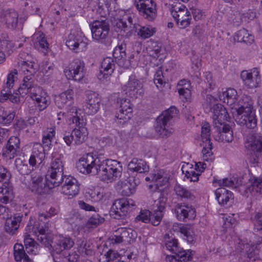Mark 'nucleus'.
Wrapping results in <instances>:
<instances>
[{
  "instance_id": "f257e3e1",
  "label": "nucleus",
  "mask_w": 262,
  "mask_h": 262,
  "mask_svg": "<svg viewBox=\"0 0 262 262\" xmlns=\"http://www.w3.org/2000/svg\"><path fill=\"white\" fill-rule=\"evenodd\" d=\"M94 171L101 181L110 183L121 176L122 165L117 160L107 159L99 162Z\"/></svg>"
},
{
  "instance_id": "f03ea898",
  "label": "nucleus",
  "mask_w": 262,
  "mask_h": 262,
  "mask_svg": "<svg viewBox=\"0 0 262 262\" xmlns=\"http://www.w3.org/2000/svg\"><path fill=\"white\" fill-rule=\"evenodd\" d=\"M72 110H73L72 113H74L75 115H70L71 116H69V119L75 123L79 128H75L71 133H68L63 136V139L68 146L72 144L74 145L82 144L85 140L88 135L86 128L84 127L86 124L85 121L77 116L76 108L73 107Z\"/></svg>"
},
{
  "instance_id": "7ed1b4c3",
  "label": "nucleus",
  "mask_w": 262,
  "mask_h": 262,
  "mask_svg": "<svg viewBox=\"0 0 262 262\" xmlns=\"http://www.w3.org/2000/svg\"><path fill=\"white\" fill-rule=\"evenodd\" d=\"M178 112L175 106H171L157 118L154 127L156 133L160 137L167 138L173 133L174 129L171 127V121Z\"/></svg>"
},
{
  "instance_id": "20e7f679",
  "label": "nucleus",
  "mask_w": 262,
  "mask_h": 262,
  "mask_svg": "<svg viewBox=\"0 0 262 262\" xmlns=\"http://www.w3.org/2000/svg\"><path fill=\"white\" fill-rule=\"evenodd\" d=\"M245 147L248 150L249 161L253 164L262 162V136L252 134L247 137Z\"/></svg>"
},
{
  "instance_id": "39448f33",
  "label": "nucleus",
  "mask_w": 262,
  "mask_h": 262,
  "mask_svg": "<svg viewBox=\"0 0 262 262\" xmlns=\"http://www.w3.org/2000/svg\"><path fill=\"white\" fill-rule=\"evenodd\" d=\"M23 82L17 90L19 94L22 96L30 93L31 98L37 102L41 98V97L47 95V93L35 83L31 75L24 77Z\"/></svg>"
},
{
  "instance_id": "423d86ee",
  "label": "nucleus",
  "mask_w": 262,
  "mask_h": 262,
  "mask_svg": "<svg viewBox=\"0 0 262 262\" xmlns=\"http://www.w3.org/2000/svg\"><path fill=\"white\" fill-rule=\"evenodd\" d=\"M135 208L134 202L130 199L122 198L115 200L110 209V215L115 219H124Z\"/></svg>"
},
{
  "instance_id": "0eeeda50",
  "label": "nucleus",
  "mask_w": 262,
  "mask_h": 262,
  "mask_svg": "<svg viewBox=\"0 0 262 262\" xmlns=\"http://www.w3.org/2000/svg\"><path fill=\"white\" fill-rule=\"evenodd\" d=\"M64 165L60 157L52 159L49 168L47 178H50L48 185L50 187L58 186L63 180Z\"/></svg>"
},
{
  "instance_id": "6e6552de",
  "label": "nucleus",
  "mask_w": 262,
  "mask_h": 262,
  "mask_svg": "<svg viewBox=\"0 0 262 262\" xmlns=\"http://www.w3.org/2000/svg\"><path fill=\"white\" fill-rule=\"evenodd\" d=\"M51 179L46 176V182H43V177L39 173L33 172L31 174V182L29 185V189L33 192L38 194L48 193L50 190L55 187L48 185V181Z\"/></svg>"
},
{
  "instance_id": "1a4fd4ad",
  "label": "nucleus",
  "mask_w": 262,
  "mask_h": 262,
  "mask_svg": "<svg viewBox=\"0 0 262 262\" xmlns=\"http://www.w3.org/2000/svg\"><path fill=\"white\" fill-rule=\"evenodd\" d=\"M74 245V242L69 236L56 235L52 239H50L49 247L52 254H60L64 250L70 249Z\"/></svg>"
},
{
  "instance_id": "9d476101",
  "label": "nucleus",
  "mask_w": 262,
  "mask_h": 262,
  "mask_svg": "<svg viewBox=\"0 0 262 262\" xmlns=\"http://www.w3.org/2000/svg\"><path fill=\"white\" fill-rule=\"evenodd\" d=\"M93 38L99 43H105L108 38L110 25L108 21L96 20L91 25Z\"/></svg>"
},
{
  "instance_id": "9b49d317",
  "label": "nucleus",
  "mask_w": 262,
  "mask_h": 262,
  "mask_svg": "<svg viewBox=\"0 0 262 262\" xmlns=\"http://www.w3.org/2000/svg\"><path fill=\"white\" fill-rule=\"evenodd\" d=\"M166 247L168 250L174 254L172 255L171 258L172 259H175L177 262H192V251L183 250L178 246L177 239H173L171 241H167L166 243Z\"/></svg>"
},
{
  "instance_id": "f8f14e48",
  "label": "nucleus",
  "mask_w": 262,
  "mask_h": 262,
  "mask_svg": "<svg viewBox=\"0 0 262 262\" xmlns=\"http://www.w3.org/2000/svg\"><path fill=\"white\" fill-rule=\"evenodd\" d=\"M166 247L168 250L174 254L172 255L171 258L172 259H175L177 262H192V251L183 250L178 246L177 239H173L171 241H167L166 243Z\"/></svg>"
},
{
  "instance_id": "ddd939ff",
  "label": "nucleus",
  "mask_w": 262,
  "mask_h": 262,
  "mask_svg": "<svg viewBox=\"0 0 262 262\" xmlns=\"http://www.w3.org/2000/svg\"><path fill=\"white\" fill-rule=\"evenodd\" d=\"M48 228V224H45L44 222H34L32 225L31 221H30V223L27 226L26 230L35 234L38 242L45 247H49L50 237L46 233Z\"/></svg>"
},
{
  "instance_id": "4468645a",
  "label": "nucleus",
  "mask_w": 262,
  "mask_h": 262,
  "mask_svg": "<svg viewBox=\"0 0 262 262\" xmlns=\"http://www.w3.org/2000/svg\"><path fill=\"white\" fill-rule=\"evenodd\" d=\"M134 5L141 15L149 21L157 16L156 4L153 0H135Z\"/></svg>"
},
{
  "instance_id": "2eb2a0df",
  "label": "nucleus",
  "mask_w": 262,
  "mask_h": 262,
  "mask_svg": "<svg viewBox=\"0 0 262 262\" xmlns=\"http://www.w3.org/2000/svg\"><path fill=\"white\" fill-rule=\"evenodd\" d=\"M100 162V160L95 158L92 154H88L81 158L77 163L78 170L83 174L92 173L96 174L94 169L96 166Z\"/></svg>"
},
{
  "instance_id": "dca6fc26",
  "label": "nucleus",
  "mask_w": 262,
  "mask_h": 262,
  "mask_svg": "<svg viewBox=\"0 0 262 262\" xmlns=\"http://www.w3.org/2000/svg\"><path fill=\"white\" fill-rule=\"evenodd\" d=\"M61 182L63 183L61 192L68 196L69 198H72L78 194L80 184L76 178L71 176H64Z\"/></svg>"
},
{
  "instance_id": "f3484780",
  "label": "nucleus",
  "mask_w": 262,
  "mask_h": 262,
  "mask_svg": "<svg viewBox=\"0 0 262 262\" xmlns=\"http://www.w3.org/2000/svg\"><path fill=\"white\" fill-rule=\"evenodd\" d=\"M172 211L177 219L180 221L184 222L186 219H194L196 215L195 210L192 206L182 203L177 204Z\"/></svg>"
},
{
  "instance_id": "a211bd4d",
  "label": "nucleus",
  "mask_w": 262,
  "mask_h": 262,
  "mask_svg": "<svg viewBox=\"0 0 262 262\" xmlns=\"http://www.w3.org/2000/svg\"><path fill=\"white\" fill-rule=\"evenodd\" d=\"M84 63L83 61L76 59L71 64L69 69H65L64 72L69 79L75 81L81 80L84 76Z\"/></svg>"
},
{
  "instance_id": "6ab92c4d",
  "label": "nucleus",
  "mask_w": 262,
  "mask_h": 262,
  "mask_svg": "<svg viewBox=\"0 0 262 262\" xmlns=\"http://www.w3.org/2000/svg\"><path fill=\"white\" fill-rule=\"evenodd\" d=\"M241 77L244 84L248 89H254L258 86L260 81L259 72L257 68H253L250 71H243Z\"/></svg>"
},
{
  "instance_id": "aec40b11",
  "label": "nucleus",
  "mask_w": 262,
  "mask_h": 262,
  "mask_svg": "<svg viewBox=\"0 0 262 262\" xmlns=\"http://www.w3.org/2000/svg\"><path fill=\"white\" fill-rule=\"evenodd\" d=\"M119 112L116 113L115 117L118 120V123L123 124L132 117L133 108L129 100L126 98L120 99Z\"/></svg>"
},
{
  "instance_id": "412c9836",
  "label": "nucleus",
  "mask_w": 262,
  "mask_h": 262,
  "mask_svg": "<svg viewBox=\"0 0 262 262\" xmlns=\"http://www.w3.org/2000/svg\"><path fill=\"white\" fill-rule=\"evenodd\" d=\"M234 117L237 124L241 126H245L249 129H253L257 126V120L255 111L235 114Z\"/></svg>"
},
{
  "instance_id": "4be33fe9",
  "label": "nucleus",
  "mask_w": 262,
  "mask_h": 262,
  "mask_svg": "<svg viewBox=\"0 0 262 262\" xmlns=\"http://www.w3.org/2000/svg\"><path fill=\"white\" fill-rule=\"evenodd\" d=\"M123 91L131 98H137L144 94L142 85L140 82L133 76H130L126 84L124 85Z\"/></svg>"
},
{
  "instance_id": "5701e85b",
  "label": "nucleus",
  "mask_w": 262,
  "mask_h": 262,
  "mask_svg": "<svg viewBox=\"0 0 262 262\" xmlns=\"http://www.w3.org/2000/svg\"><path fill=\"white\" fill-rule=\"evenodd\" d=\"M18 14L13 9L0 11V21L9 29L14 30L17 26Z\"/></svg>"
},
{
  "instance_id": "b1692460",
  "label": "nucleus",
  "mask_w": 262,
  "mask_h": 262,
  "mask_svg": "<svg viewBox=\"0 0 262 262\" xmlns=\"http://www.w3.org/2000/svg\"><path fill=\"white\" fill-rule=\"evenodd\" d=\"M3 215V218L6 219L5 224V231L11 235L15 234L19 227V224L22 220L23 214L20 213L15 214L12 218L10 217V219L9 213H8V215L5 214Z\"/></svg>"
},
{
  "instance_id": "393cba45",
  "label": "nucleus",
  "mask_w": 262,
  "mask_h": 262,
  "mask_svg": "<svg viewBox=\"0 0 262 262\" xmlns=\"http://www.w3.org/2000/svg\"><path fill=\"white\" fill-rule=\"evenodd\" d=\"M136 21L131 15H125L123 19H119L116 23L117 28L126 34H133L136 28Z\"/></svg>"
},
{
  "instance_id": "a878e982",
  "label": "nucleus",
  "mask_w": 262,
  "mask_h": 262,
  "mask_svg": "<svg viewBox=\"0 0 262 262\" xmlns=\"http://www.w3.org/2000/svg\"><path fill=\"white\" fill-rule=\"evenodd\" d=\"M254 102L251 97L246 95H244L238 100L236 104L235 110L236 114L249 113L254 111L255 110L253 106Z\"/></svg>"
},
{
  "instance_id": "bb28decb",
  "label": "nucleus",
  "mask_w": 262,
  "mask_h": 262,
  "mask_svg": "<svg viewBox=\"0 0 262 262\" xmlns=\"http://www.w3.org/2000/svg\"><path fill=\"white\" fill-rule=\"evenodd\" d=\"M74 94V91L69 89L56 96L55 97L56 105L60 108L70 106L73 102Z\"/></svg>"
},
{
  "instance_id": "cd10ccee",
  "label": "nucleus",
  "mask_w": 262,
  "mask_h": 262,
  "mask_svg": "<svg viewBox=\"0 0 262 262\" xmlns=\"http://www.w3.org/2000/svg\"><path fill=\"white\" fill-rule=\"evenodd\" d=\"M44 148L40 144L34 145L32 154L29 160V164L32 167L40 165L45 157Z\"/></svg>"
},
{
  "instance_id": "c85d7f7f",
  "label": "nucleus",
  "mask_w": 262,
  "mask_h": 262,
  "mask_svg": "<svg viewBox=\"0 0 262 262\" xmlns=\"http://www.w3.org/2000/svg\"><path fill=\"white\" fill-rule=\"evenodd\" d=\"M139 181L134 176H129L126 180L120 182L122 195L129 196L136 191Z\"/></svg>"
},
{
  "instance_id": "c756f323",
  "label": "nucleus",
  "mask_w": 262,
  "mask_h": 262,
  "mask_svg": "<svg viewBox=\"0 0 262 262\" xmlns=\"http://www.w3.org/2000/svg\"><path fill=\"white\" fill-rule=\"evenodd\" d=\"M100 99L95 93H90L87 95L85 111L89 115L96 114L99 109Z\"/></svg>"
},
{
  "instance_id": "7c9ffc66",
  "label": "nucleus",
  "mask_w": 262,
  "mask_h": 262,
  "mask_svg": "<svg viewBox=\"0 0 262 262\" xmlns=\"http://www.w3.org/2000/svg\"><path fill=\"white\" fill-rule=\"evenodd\" d=\"M213 119L214 121H217L215 122L216 125L217 123L222 126L224 124L223 121H228V119L229 118L226 108L221 104H216L213 106Z\"/></svg>"
},
{
  "instance_id": "2f4dec72",
  "label": "nucleus",
  "mask_w": 262,
  "mask_h": 262,
  "mask_svg": "<svg viewBox=\"0 0 262 262\" xmlns=\"http://www.w3.org/2000/svg\"><path fill=\"white\" fill-rule=\"evenodd\" d=\"M101 68L103 71H100L98 75V78L100 80L107 78L113 73L115 68V65L113 59L111 57L104 58L101 63Z\"/></svg>"
},
{
  "instance_id": "473e14b6",
  "label": "nucleus",
  "mask_w": 262,
  "mask_h": 262,
  "mask_svg": "<svg viewBox=\"0 0 262 262\" xmlns=\"http://www.w3.org/2000/svg\"><path fill=\"white\" fill-rule=\"evenodd\" d=\"M125 50L126 44L121 43L114 49L113 56L118 65L126 68L128 65L125 63L126 57Z\"/></svg>"
},
{
  "instance_id": "72a5a7b5",
  "label": "nucleus",
  "mask_w": 262,
  "mask_h": 262,
  "mask_svg": "<svg viewBox=\"0 0 262 262\" xmlns=\"http://www.w3.org/2000/svg\"><path fill=\"white\" fill-rule=\"evenodd\" d=\"M128 169L133 172L145 173L149 171V167L146 162L142 159L134 158L128 163Z\"/></svg>"
},
{
  "instance_id": "f704fd0d",
  "label": "nucleus",
  "mask_w": 262,
  "mask_h": 262,
  "mask_svg": "<svg viewBox=\"0 0 262 262\" xmlns=\"http://www.w3.org/2000/svg\"><path fill=\"white\" fill-rule=\"evenodd\" d=\"M215 127L219 135V140L223 142H230L233 140V132L229 125L224 124L222 126L216 125Z\"/></svg>"
},
{
  "instance_id": "c9c22d12",
  "label": "nucleus",
  "mask_w": 262,
  "mask_h": 262,
  "mask_svg": "<svg viewBox=\"0 0 262 262\" xmlns=\"http://www.w3.org/2000/svg\"><path fill=\"white\" fill-rule=\"evenodd\" d=\"M215 193L219 203L223 206L227 205L230 202H232L233 199L232 193L224 187L217 188Z\"/></svg>"
},
{
  "instance_id": "e433bc0d",
  "label": "nucleus",
  "mask_w": 262,
  "mask_h": 262,
  "mask_svg": "<svg viewBox=\"0 0 262 262\" xmlns=\"http://www.w3.org/2000/svg\"><path fill=\"white\" fill-rule=\"evenodd\" d=\"M19 139L17 137H11L8 141L3 155L10 159L14 158L16 149L19 147Z\"/></svg>"
},
{
  "instance_id": "4c0bfd02",
  "label": "nucleus",
  "mask_w": 262,
  "mask_h": 262,
  "mask_svg": "<svg viewBox=\"0 0 262 262\" xmlns=\"http://www.w3.org/2000/svg\"><path fill=\"white\" fill-rule=\"evenodd\" d=\"M14 198L13 189L11 185L9 183H4L0 187V201L3 203L7 204L12 201Z\"/></svg>"
},
{
  "instance_id": "58836bf2",
  "label": "nucleus",
  "mask_w": 262,
  "mask_h": 262,
  "mask_svg": "<svg viewBox=\"0 0 262 262\" xmlns=\"http://www.w3.org/2000/svg\"><path fill=\"white\" fill-rule=\"evenodd\" d=\"M14 256L16 261L20 262H32L31 259L26 254L23 245L16 244L14 246Z\"/></svg>"
},
{
  "instance_id": "ea45409f",
  "label": "nucleus",
  "mask_w": 262,
  "mask_h": 262,
  "mask_svg": "<svg viewBox=\"0 0 262 262\" xmlns=\"http://www.w3.org/2000/svg\"><path fill=\"white\" fill-rule=\"evenodd\" d=\"M99 260L100 262H127L125 259H122V257L117 252L112 250H110L105 254L101 255Z\"/></svg>"
},
{
  "instance_id": "a19ab883",
  "label": "nucleus",
  "mask_w": 262,
  "mask_h": 262,
  "mask_svg": "<svg viewBox=\"0 0 262 262\" xmlns=\"http://www.w3.org/2000/svg\"><path fill=\"white\" fill-rule=\"evenodd\" d=\"M237 93L234 89L229 88L220 95V99L229 105L233 104L237 98Z\"/></svg>"
},
{
  "instance_id": "79ce46f5",
  "label": "nucleus",
  "mask_w": 262,
  "mask_h": 262,
  "mask_svg": "<svg viewBox=\"0 0 262 262\" xmlns=\"http://www.w3.org/2000/svg\"><path fill=\"white\" fill-rule=\"evenodd\" d=\"M155 32V28L150 26H141L137 24L134 33H137L138 35L145 39L151 36Z\"/></svg>"
},
{
  "instance_id": "37998d69",
  "label": "nucleus",
  "mask_w": 262,
  "mask_h": 262,
  "mask_svg": "<svg viewBox=\"0 0 262 262\" xmlns=\"http://www.w3.org/2000/svg\"><path fill=\"white\" fill-rule=\"evenodd\" d=\"M234 37L237 42L246 43H251L254 40L253 37L245 29H241L236 32Z\"/></svg>"
},
{
  "instance_id": "c03bdc74",
  "label": "nucleus",
  "mask_w": 262,
  "mask_h": 262,
  "mask_svg": "<svg viewBox=\"0 0 262 262\" xmlns=\"http://www.w3.org/2000/svg\"><path fill=\"white\" fill-rule=\"evenodd\" d=\"M82 40L80 36L75 33H71L68 37L66 41V45L69 49L75 50L77 49Z\"/></svg>"
},
{
  "instance_id": "a18cd8bd",
  "label": "nucleus",
  "mask_w": 262,
  "mask_h": 262,
  "mask_svg": "<svg viewBox=\"0 0 262 262\" xmlns=\"http://www.w3.org/2000/svg\"><path fill=\"white\" fill-rule=\"evenodd\" d=\"M179 231L183 235L184 238L188 242L191 243L194 239V234L190 226L181 224L178 227Z\"/></svg>"
},
{
  "instance_id": "49530a36",
  "label": "nucleus",
  "mask_w": 262,
  "mask_h": 262,
  "mask_svg": "<svg viewBox=\"0 0 262 262\" xmlns=\"http://www.w3.org/2000/svg\"><path fill=\"white\" fill-rule=\"evenodd\" d=\"M15 165L17 171L23 175L28 174L33 170L32 166L28 165L27 161L23 160L20 158H17L15 161Z\"/></svg>"
},
{
  "instance_id": "de8ad7c7",
  "label": "nucleus",
  "mask_w": 262,
  "mask_h": 262,
  "mask_svg": "<svg viewBox=\"0 0 262 262\" xmlns=\"http://www.w3.org/2000/svg\"><path fill=\"white\" fill-rule=\"evenodd\" d=\"M118 233L121 234V240L124 243H130L136 237V232L130 228L118 230Z\"/></svg>"
},
{
  "instance_id": "09e8293b",
  "label": "nucleus",
  "mask_w": 262,
  "mask_h": 262,
  "mask_svg": "<svg viewBox=\"0 0 262 262\" xmlns=\"http://www.w3.org/2000/svg\"><path fill=\"white\" fill-rule=\"evenodd\" d=\"M183 173H185V176L187 178L190 179L191 181L196 182L199 180V177L200 173L196 172L192 167V165L187 163L186 166H183L182 168Z\"/></svg>"
},
{
  "instance_id": "8fccbe9b",
  "label": "nucleus",
  "mask_w": 262,
  "mask_h": 262,
  "mask_svg": "<svg viewBox=\"0 0 262 262\" xmlns=\"http://www.w3.org/2000/svg\"><path fill=\"white\" fill-rule=\"evenodd\" d=\"M220 186L236 188L242 184L241 178L233 177L230 179L225 178L219 181Z\"/></svg>"
},
{
  "instance_id": "3c124183",
  "label": "nucleus",
  "mask_w": 262,
  "mask_h": 262,
  "mask_svg": "<svg viewBox=\"0 0 262 262\" xmlns=\"http://www.w3.org/2000/svg\"><path fill=\"white\" fill-rule=\"evenodd\" d=\"M15 113L7 111L3 107H0V123L7 124L10 123L14 119Z\"/></svg>"
},
{
  "instance_id": "603ef678",
  "label": "nucleus",
  "mask_w": 262,
  "mask_h": 262,
  "mask_svg": "<svg viewBox=\"0 0 262 262\" xmlns=\"http://www.w3.org/2000/svg\"><path fill=\"white\" fill-rule=\"evenodd\" d=\"M247 189L250 192L262 193V179L254 178L252 180L251 184L247 187Z\"/></svg>"
},
{
  "instance_id": "864d4df0",
  "label": "nucleus",
  "mask_w": 262,
  "mask_h": 262,
  "mask_svg": "<svg viewBox=\"0 0 262 262\" xmlns=\"http://www.w3.org/2000/svg\"><path fill=\"white\" fill-rule=\"evenodd\" d=\"M78 251L81 254H84L86 255H92L94 254L92 244L86 241L81 242L78 246Z\"/></svg>"
},
{
  "instance_id": "5fc2aeb1",
  "label": "nucleus",
  "mask_w": 262,
  "mask_h": 262,
  "mask_svg": "<svg viewBox=\"0 0 262 262\" xmlns=\"http://www.w3.org/2000/svg\"><path fill=\"white\" fill-rule=\"evenodd\" d=\"M166 202L167 198L166 197L164 196H160L157 200L155 201L153 205V210L161 212V213L164 214L165 211Z\"/></svg>"
},
{
  "instance_id": "6e6d98bb",
  "label": "nucleus",
  "mask_w": 262,
  "mask_h": 262,
  "mask_svg": "<svg viewBox=\"0 0 262 262\" xmlns=\"http://www.w3.org/2000/svg\"><path fill=\"white\" fill-rule=\"evenodd\" d=\"M174 191L177 195L181 198L193 199L194 196L190 191L180 185H176L174 187Z\"/></svg>"
},
{
  "instance_id": "4d7b16f0",
  "label": "nucleus",
  "mask_w": 262,
  "mask_h": 262,
  "mask_svg": "<svg viewBox=\"0 0 262 262\" xmlns=\"http://www.w3.org/2000/svg\"><path fill=\"white\" fill-rule=\"evenodd\" d=\"M244 249L246 250V254L250 261L255 260L256 255L257 254L258 250L254 245H250L249 244L244 245Z\"/></svg>"
},
{
  "instance_id": "13d9d810",
  "label": "nucleus",
  "mask_w": 262,
  "mask_h": 262,
  "mask_svg": "<svg viewBox=\"0 0 262 262\" xmlns=\"http://www.w3.org/2000/svg\"><path fill=\"white\" fill-rule=\"evenodd\" d=\"M205 145L202 149L204 160L208 161L212 159L213 152H212V145L210 141H205Z\"/></svg>"
},
{
  "instance_id": "bf43d9fd",
  "label": "nucleus",
  "mask_w": 262,
  "mask_h": 262,
  "mask_svg": "<svg viewBox=\"0 0 262 262\" xmlns=\"http://www.w3.org/2000/svg\"><path fill=\"white\" fill-rule=\"evenodd\" d=\"M3 89L1 91V95L0 96V101L4 102V101L9 99L13 103H18L19 101V98L17 96H14L11 94H10V91ZM9 90H10L9 89Z\"/></svg>"
},
{
  "instance_id": "052dcab7",
  "label": "nucleus",
  "mask_w": 262,
  "mask_h": 262,
  "mask_svg": "<svg viewBox=\"0 0 262 262\" xmlns=\"http://www.w3.org/2000/svg\"><path fill=\"white\" fill-rule=\"evenodd\" d=\"M2 49H5V51L10 54L15 50V44L11 40L7 39H1V43Z\"/></svg>"
},
{
  "instance_id": "680f3d73",
  "label": "nucleus",
  "mask_w": 262,
  "mask_h": 262,
  "mask_svg": "<svg viewBox=\"0 0 262 262\" xmlns=\"http://www.w3.org/2000/svg\"><path fill=\"white\" fill-rule=\"evenodd\" d=\"M164 214L161 212H157L153 210L152 213L151 212L150 215V222L152 225L157 226L159 225L163 218Z\"/></svg>"
},
{
  "instance_id": "e2e57ef3",
  "label": "nucleus",
  "mask_w": 262,
  "mask_h": 262,
  "mask_svg": "<svg viewBox=\"0 0 262 262\" xmlns=\"http://www.w3.org/2000/svg\"><path fill=\"white\" fill-rule=\"evenodd\" d=\"M62 258L63 262H77L80 255L76 251H71L69 253H64Z\"/></svg>"
},
{
  "instance_id": "0e129e2a",
  "label": "nucleus",
  "mask_w": 262,
  "mask_h": 262,
  "mask_svg": "<svg viewBox=\"0 0 262 262\" xmlns=\"http://www.w3.org/2000/svg\"><path fill=\"white\" fill-rule=\"evenodd\" d=\"M163 78L164 76L163 75V72L159 68L157 71L154 79V83L158 88L162 87L163 84L165 83V81H164Z\"/></svg>"
},
{
  "instance_id": "69168bd1",
  "label": "nucleus",
  "mask_w": 262,
  "mask_h": 262,
  "mask_svg": "<svg viewBox=\"0 0 262 262\" xmlns=\"http://www.w3.org/2000/svg\"><path fill=\"white\" fill-rule=\"evenodd\" d=\"M210 129L209 123H205L202 127L201 137L203 142L210 141Z\"/></svg>"
},
{
  "instance_id": "338daca9",
  "label": "nucleus",
  "mask_w": 262,
  "mask_h": 262,
  "mask_svg": "<svg viewBox=\"0 0 262 262\" xmlns=\"http://www.w3.org/2000/svg\"><path fill=\"white\" fill-rule=\"evenodd\" d=\"M151 212L148 210H141L139 215L137 216L136 219L137 221H141L143 223H147L150 222V215Z\"/></svg>"
},
{
  "instance_id": "774afa93",
  "label": "nucleus",
  "mask_w": 262,
  "mask_h": 262,
  "mask_svg": "<svg viewBox=\"0 0 262 262\" xmlns=\"http://www.w3.org/2000/svg\"><path fill=\"white\" fill-rule=\"evenodd\" d=\"M38 101L36 102L38 104V107L39 111H43L50 104V98L47 95L45 96L41 97Z\"/></svg>"
}]
</instances>
